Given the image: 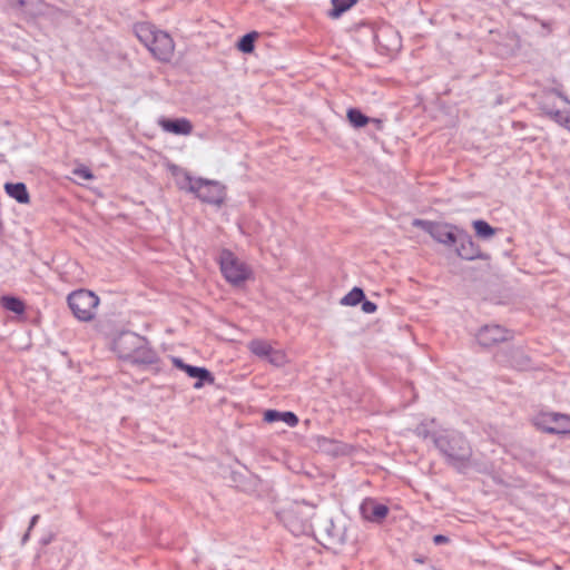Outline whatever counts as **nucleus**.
Returning <instances> with one entry per match:
<instances>
[{
  "label": "nucleus",
  "mask_w": 570,
  "mask_h": 570,
  "mask_svg": "<svg viewBox=\"0 0 570 570\" xmlns=\"http://www.w3.org/2000/svg\"><path fill=\"white\" fill-rule=\"evenodd\" d=\"M135 33L139 41L159 61L168 62L174 57L175 43L167 32L157 30L149 23H138L135 26Z\"/></svg>",
  "instance_id": "nucleus-2"
},
{
  "label": "nucleus",
  "mask_w": 570,
  "mask_h": 570,
  "mask_svg": "<svg viewBox=\"0 0 570 570\" xmlns=\"http://www.w3.org/2000/svg\"><path fill=\"white\" fill-rule=\"evenodd\" d=\"M73 173H75V175H77L83 179H87V180L94 178V175L91 174V171L86 167L77 168V169H75Z\"/></svg>",
  "instance_id": "nucleus-32"
},
{
  "label": "nucleus",
  "mask_w": 570,
  "mask_h": 570,
  "mask_svg": "<svg viewBox=\"0 0 570 570\" xmlns=\"http://www.w3.org/2000/svg\"><path fill=\"white\" fill-rule=\"evenodd\" d=\"M157 360L156 352L149 346L147 340L141 336V343L137 344V348L130 358L135 364H153Z\"/></svg>",
  "instance_id": "nucleus-14"
},
{
  "label": "nucleus",
  "mask_w": 570,
  "mask_h": 570,
  "mask_svg": "<svg viewBox=\"0 0 570 570\" xmlns=\"http://www.w3.org/2000/svg\"><path fill=\"white\" fill-rule=\"evenodd\" d=\"M433 443L446 459L448 463L456 470L462 471L469 465L472 449L462 433L444 431L433 438Z\"/></svg>",
  "instance_id": "nucleus-1"
},
{
  "label": "nucleus",
  "mask_w": 570,
  "mask_h": 570,
  "mask_svg": "<svg viewBox=\"0 0 570 570\" xmlns=\"http://www.w3.org/2000/svg\"><path fill=\"white\" fill-rule=\"evenodd\" d=\"M542 110L550 116L556 122L564 126L570 130V115L566 111L554 110L552 108H548L547 106L542 107Z\"/></svg>",
  "instance_id": "nucleus-19"
},
{
  "label": "nucleus",
  "mask_w": 570,
  "mask_h": 570,
  "mask_svg": "<svg viewBox=\"0 0 570 570\" xmlns=\"http://www.w3.org/2000/svg\"><path fill=\"white\" fill-rule=\"evenodd\" d=\"M360 512L365 520L381 523L386 518L389 508L373 499H365L360 507Z\"/></svg>",
  "instance_id": "nucleus-12"
},
{
  "label": "nucleus",
  "mask_w": 570,
  "mask_h": 570,
  "mask_svg": "<svg viewBox=\"0 0 570 570\" xmlns=\"http://www.w3.org/2000/svg\"><path fill=\"white\" fill-rule=\"evenodd\" d=\"M356 0H332V9L328 14L332 18H338L343 12L348 10Z\"/></svg>",
  "instance_id": "nucleus-22"
},
{
  "label": "nucleus",
  "mask_w": 570,
  "mask_h": 570,
  "mask_svg": "<svg viewBox=\"0 0 570 570\" xmlns=\"http://www.w3.org/2000/svg\"><path fill=\"white\" fill-rule=\"evenodd\" d=\"M365 295L362 288L354 287L342 299L341 304L345 306H355L364 299Z\"/></svg>",
  "instance_id": "nucleus-21"
},
{
  "label": "nucleus",
  "mask_w": 570,
  "mask_h": 570,
  "mask_svg": "<svg viewBox=\"0 0 570 570\" xmlns=\"http://www.w3.org/2000/svg\"><path fill=\"white\" fill-rule=\"evenodd\" d=\"M184 371L188 374V376L198 380L194 384L195 389L203 387L205 382H208V383L213 384L214 381H215L213 374L207 368H205V367L187 365L186 367H184Z\"/></svg>",
  "instance_id": "nucleus-15"
},
{
  "label": "nucleus",
  "mask_w": 570,
  "mask_h": 570,
  "mask_svg": "<svg viewBox=\"0 0 570 570\" xmlns=\"http://www.w3.org/2000/svg\"><path fill=\"white\" fill-rule=\"evenodd\" d=\"M433 541L436 544L446 543L449 541V538L443 534H436L434 535Z\"/></svg>",
  "instance_id": "nucleus-36"
},
{
  "label": "nucleus",
  "mask_w": 570,
  "mask_h": 570,
  "mask_svg": "<svg viewBox=\"0 0 570 570\" xmlns=\"http://www.w3.org/2000/svg\"><path fill=\"white\" fill-rule=\"evenodd\" d=\"M249 351L255 354L258 357L267 358L268 354L271 353V350L273 348L272 345L263 340H253L248 344Z\"/></svg>",
  "instance_id": "nucleus-17"
},
{
  "label": "nucleus",
  "mask_w": 570,
  "mask_h": 570,
  "mask_svg": "<svg viewBox=\"0 0 570 570\" xmlns=\"http://www.w3.org/2000/svg\"><path fill=\"white\" fill-rule=\"evenodd\" d=\"M473 227L475 230V234L481 238H490L495 235V229L490 226L485 220H474Z\"/></svg>",
  "instance_id": "nucleus-24"
},
{
  "label": "nucleus",
  "mask_w": 570,
  "mask_h": 570,
  "mask_svg": "<svg viewBox=\"0 0 570 570\" xmlns=\"http://www.w3.org/2000/svg\"><path fill=\"white\" fill-rule=\"evenodd\" d=\"M141 343V336L132 332L120 333L112 343V350L119 358L130 361L137 344Z\"/></svg>",
  "instance_id": "nucleus-9"
},
{
  "label": "nucleus",
  "mask_w": 570,
  "mask_h": 570,
  "mask_svg": "<svg viewBox=\"0 0 570 570\" xmlns=\"http://www.w3.org/2000/svg\"><path fill=\"white\" fill-rule=\"evenodd\" d=\"M4 189L10 197L20 204H28L30 200L29 193L23 183H7Z\"/></svg>",
  "instance_id": "nucleus-16"
},
{
  "label": "nucleus",
  "mask_w": 570,
  "mask_h": 570,
  "mask_svg": "<svg viewBox=\"0 0 570 570\" xmlns=\"http://www.w3.org/2000/svg\"><path fill=\"white\" fill-rule=\"evenodd\" d=\"M160 127L168 132L175 134V135H189L193 131V125L191 122L186 118H177V119H160L159 120Z\"/></svg>",
  "instance_id": "nucleus-13"
},
{
  "label": "nucleus",
  "mask_w": 570,
  "mask_h": 570,
  "mask_svg": "<svg viewBox=\"0 0 570 570\" xmlns=\"http://www.w3.org/2000/svg\"><path fill=\"white\" fill-rule=\"evenodd\" d=\"M39 514H36L31 518L30 520V524H29V528H28V531L24 533L23 538H22V541L26 542L29 538V534H30V531L31 529L37 524V522L39 521Z\"/></svg>",
  "instance_id": "nucleus-33"
},
{
  "label": "nucleus",
  "mask_w": 570,
  "mask_h": 570,
  "mask_svg": "<svg viewBox=\"0 0 570 570\" xmlns=\"http://www.w3.org/2000/svg\"><path fill=\"white\" fill-rule=\"evenodd\" d=\"M558 96H559L560 98H562L566 102H568L567 97H563L560 92L558 94Z\"/></svg>",
  "instance_id": "nucleus-38"
},
{
  "label": "nucleus",
  "mask_w": 570,
  "mask_h": 570,
  "mask_svg": "<svg viewBox=\"0 0 570 570\" xmlns=\"http://www.w3.org/2000/svg\"><path fill=\"white\" fill-rule=\"evenodd\" d=\"M194 194L204 203L220 205L225 199V187L218 181L199 178Z\"/></svg>",
  "instance_id": "nucleus-8"
},
{
  "label": "nucleus",
  "mask_w": 570,
  "mask_h": 570,
  "mask_svg": "<svg viewBox=\"0 0 570 570\" xmlns=\"http://www.w3.org/2000/svg\"><path fill=\"white\" fill-rule=\"evenodd\" d=\"M377 309V305L371 301H365L363 299L362 301V311L364 313H367V314H371V313H374L376 312Z\"/></svg>",
  "instance_id": "nucleus-31"
},
{
  "label": "nucleus",
  "mask_w": 570,
  "mask_h": 570,
  "mask_svg": "<svg viewBox=\"0 0 570 570\" xmlns=\"http://www.w3.org/2000/svg\"><path fill=\"white\" fill-rule=\"evenodd\" d=\"M258 37V33L256 31H253V32H249V33H246L245 36H243L238 43H237V48L244 52V53H250L254 51V42L256 40V38Z\"/></svg>",
  "instance_id": "nucleus-23"
},
{
  "label": "nucleus",
  "mask_w": 570,
  "mask_h": 570,
  "mask_svg": "<svg viewBox=\"0 0 570 570\" xmlns=\"http://www.w3.org/2000/svg\"><path fill=\"white\" fill-rule=\"evenodd\" d=\"M173 363L177 368H180L184 371V367H186L188 364L184 363V361L179 357H173Z\"/></svg>",
  "instance_id": "nucleus-34"
},
{
  "label": "nucleus",
  "mask_w": 570,
  "mask_h": 570,
  "mask_svg": "<svg viewBox=\"0 0 570 570\" xmlns=\"http://www.w3.org/2000/svg\"><path fill=\"white\" fill-rule=\"evenodd\" d=\"M412 225L426 232L435 242L445 246H454L458 240L459 229L454 225L448 223H439L415 218Z\"/></svg>",
  "instance_id": "nucleus-5"
},
{
  "label": "nucleus",
  "mask_w": 570,
  "mask_h": 570,
  "mask_svg": "<svg viewBox=\"0 0 570 570\" xmlns=\"http://www.w3.org/2000/svg\"><path fill=\"white\" fill-rule=\"evenodd\" d=\"M198 183L199 178L194 179L187 171H184L183 176L177 180L178 187L189 193H194L196 190Z\"/></svg>",
  "instance_id": "nucleus-25"
},
{
  "label": "nucleus",
  "mask_w": 570,
  "mask_h": 570,
  "mask_svg": "<svg viewBox=\"0 0 570 570\" xmlns=\"http://www.w3.org/2000/svg\"><path fill=\"white\" fill-rule=\"evenodd\" d=\"M317 527L320 530L324 529L327 533V537L331 539H336L340 537V533L336 531V529L331 520H318Z\"/></svg>",
  "instance_id": "nucleus-26"
},
{
  "label": "nucleus",
  "mask_w": 570,
  "mask_h": 570,
  "mask_svg": "<svg viewBox=\"0 0 570 570\" xmlns=\"http://www.w3.org/2000/svg\"><path fill=\"white\" fill-rule=\"evenodd\" d=\"M510 332L500 325H485L480 328L476 338L483 346L490 347L509 340Z\"/></svg>",
  "instance_id": "nucleus-11"
},
{
  "label": "nucleus",
  "mask_w": 570,
  "mask_h": 570,
  "mask_svg": "<svg viewBox=\"0 0 570 570\" xmlns=\"http://www.w3.org/2000/svg\"><path fill=\"white\" fill-rule=\"evenodd\" d=\"M173 363L177 368H180L184 371V367H186L188 364L184 363V361L179 357H173Z\"/></svg>",
  "instance_id": "nucleus-35"
},
{
  "label": "nucleus",
  "mask_w": 570,
  "mask_h": 570,
  "mask_svg": "<svg viewBox=\"0 0 570 570\" xmlns=\"http://www.w3.org/2000/svg\"><path fill=\"white\" fill-rule=\"evenodd\" d=\"M347 119L355 128L364 127L371 121V118L356 108L348 109Z\"/></svg>",
  "instance_id": "nucleus-20"
},
{
  "label": "nucleus",
  "mask_w": 570,
  "mask_h": 570,
  "mask_svg": "<svg viewBox=\"0 0 570 570\" xmlns=\"http://www.w3.org/2000/svg\"><path fill=\"white\" fill-rule=\"evenodd\" d=\"M24 3H26V2H24V0H18V1H17V4H18L19 7H23V6H24Z\"/></svg>",
  "instance_id": "nucleus-37"
},
{
  "label": "nucleus",
  "mask_w": 570,
  "mask_h": 570,
  "mask_svg": "<svg viewBox=\"0 0 570 570\" xmlns=\"http://www.w3.org/2000/svg\"><path fill=\"white\" fill-rule=\"evenodd\" d=\"M415 433L417 436L422 438V439H428V438H431L433 440L434 436H438L439 434H435V433H431L429 426L426 423H421L416 426L415 429Z\"/></svg>",
  "instance_id": "nucleus-28"
},
{
  "label": "nucleus",
  "mask_w": 570,
  "mask_h": 570,
  "mask_svg": "<svg viewBox=\"0 0 570 570\" xmlns=\"http://www.w3.org/2000/svg\"><path fill=\"white\" fill-rule=\"evenodd\" d=\"M535 425L547 433H570V416L560 413H542L537 416Z\"/></svg>",
  "instance_id": "nucleus-7"
},
{
  "label": "nucleus",
  "mask_w": 570,
  "mask_h": 570,
  "mask_svg": "<svg viewBox=\"0 0 570 570\" xmlns=\"http://www.w3.org/2000/svg\"><path fill=\"white\" fill-rule=\"evenodd\" d=\"M281 414L282 412H278L276 410H267L264 413V420L269 423L281 421Z\"/></svg>",
  "instance_id": "nucleus-30"
},
{
  "label": "nucleus",
  "mask_w": 570,
  "mask_h": 570,
  "mask_svg": "<svg viewBox=\"0 0 570 570\" xmlns=\"http://www.w3.org/2000/svg\"><path fill=\"white\" fill-rule=\"evenodd\" d=\"M1 305L16 314H22L24 312V303L13 296H2L1 297Z\"/></svg>",
  "instance_id": "nucleus-18"
},
{
  "label": "nucleus",
  "mask_w": 570,
  "mask_h": 570,
  "mask_svg": "<svg viewBox=\"0 0 570 570\" xmlns=\"http://www.w3.org/2000/svg\"><path fill=\"white\" fill-rule=\"evenodd\" d=\"M67 302L75 317L89 322L95 317L99 297L91 291L78 289L68 295Z\"/></svg>",
  "instance_id": "nucleus-4"
},
{
  "label": "nucleus",
  "mask_w": 570,
  "mask_h": 570,
  "mask_svg": "<svg viewBox=\"0 0 570 570\" xmlns=\"http://www.w3.org/2000/svg\"><path fill=\"white\" fill-rule=\"evenodd\" d=\"M455 253L459 257L466 261L476 258H484L480 247L473 242L472 237L465 232L459 233L458 240H455Z\"/></svg>",
  "instance_id": "nucleus-10"
},
{
  "label": "nucleus",
  "mask_w": 570,
  "mask_h": 570,
  "mask_svg": "<svg viewBox=\"0 0 570 570\" xmlns=\"http://www.w3.org/2000/svg\"><path fill=\"white\" fill-rule=\"evenodd\" d=\"M278 517L295 535L308 534L314 531L312 522L315 517L314 507L305 502H292L278 512Z\"/></svg>",
  "instance_id": "nucleus-3"
},
{
  "label": "nucleus",
  "mask_w": 570,
  "mask_h": 570,
  "mask_svg": "<svg viewBox=\"0 0 570 570\" xmlns=\"http://www.w3.org/2000/svg\"><path fill=\"white\" fill-rule=\"evenodd\" d=\"M281 421L285 422L289 426H295L298 423V417L293 412H282Z\"/></svg>",
  "instance_id": "nucleus-29"
},
{
  "label": "nucleus",
  "mask_w": 570,
  "mask_h": 570,
  "mask_svg": "<svg viewBox=\"0 0 570 570\" xmlns=\"http://www.w3.org/2000/svg\"><path fill=\"white\" fill-rule=\"evenodd\" d=\"M220 271L226 281L239 286L250 276L249 267L237 258L230 250H223L220 254Z\"/></svg>",
  "instance_id": "nucleus-6"
},
{
  "label": "nucleus",
  "mask_w": 570,
  "mask_h": 570,
  "mask_svg": "<svg viewBox=\"0 0 570 570\" xmlns=\"http://www.w3.org/2000/svg\"><path fill=\"white\" fill-rule=\"evenodd\" d=\"M267 360L273 365L282 366L286 362V356L282 351L272 348Z\"/></svg>",
  "instance_id": "nucleus-27"
}]
</instances>
